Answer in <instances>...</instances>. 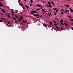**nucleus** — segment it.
Returning a JSON list of instances; mask_svg holds the SVG:
<instances>
[{
  "label": "nucleus",
  "mask_w": 73,
  "mask_h": 73,
  "mask_svg": "<svg viewBox=\"0 0 73 73\" xmlns=\"http://www.w3.org/2000/svg\"><path fill=\"white\" fill-rule=\"evenodd\" d=\"M37 16L38 17H39V15H37Z\"/></svg>",
  "instance_id": "55"
},
{
  "label": "nucleus",
  "mask_w": 73,
  "mask_h": 73,
  "mask_svg": "<svg viewBox=\"0 0 73 73\" xmlns=\"http://www.w3.org/2000/svg\"><path fill=\"white\" fill-rule=\"evenodd\" d=\"M19 5H21V6L23 5V4L22 3H19Z\"/></svg>",
  "instance_id": "20"
},
{
  "label": "nucleus",
  "mask_w": 73,
  "mask_h": 73,
  "mask_svg": "<svg viewBox=\"0 0 73 73\" xmlns=\"http://www.w3.org/2000/svg\"><path fill=\"white\" fill-rule=\"evenodd\" d=\"M70 11H71V12H73V10L72 9L70 8H69Z\"/></svg>",
  "instance_id": "16"
},
{
  "label": "nucleus",
  "mask_w": 73,
  "mask_h": 73,
  "mask_svg": "<svg viewBox=\"0 0 73 73\" xmlns=\"http://www.w3.org/2000/svg\"><path fill=\"white\" fill-rule=\"evenodd\" d=\"M37 7H40V8H43V7L42 6H41V5L40 4H37Z\"/></svg>",
  "instance_id": "5"
},
{
  "label": "nucleus",
  "mask_w": 73,
  "mask_h": 73,
  "mask_svg": "<svg viewBox=\"0 0 73 73\" xmlns=\"http://www.w3.org/2000/svg\"><path fill=\"white\" fill-rule=\"evenodd\" d=\"M1 1H3V0H0Z\"/></svg>",
  "instance_id": "62"
},
{
  "label": "nucleus",
  "mask_w": 73,
  "mask_h": 73,
  "mask_svg": "<svg viewBox=\"0 0 73 73\" xmlns=\"http://www.w3.org/2000/svg\"><path fill=\"white\" fill-rule=\"evenodd\" d=\"M54 15H56V14L57 13V12H55L54 11Z\"/></svg>",
  "instance_id": "22"
},
{
  "label": "nucleus",
  "mask_w": 73,
  "mask_h": 73,
  "mask_svg": "<svg viewBox=\"0 0 73 73\" xmlns=\"http://www.w3.org/2000/svg\"><path fill=\"white\" fill-rule=\"evenodd\" d=\"M47 7H50V8H52V6H50L49 5H46Z\"/></svg>",
  "instance_id": "7"
},
{
  "label": "nucleus",
  "mask_w": 73,
  "mask_h": 73,
  "mask_svg": "<svg viewBox=\"0 0 73 73\" xmlns=\"http://www.w3.org/2000/svg\"><path fill=\"white\" fill-rule=\"evenodd\" d=\"M27 26L25 27V26H23V27H22L21 29L22 31H24L26 28H27Z\"/></svg>",
  "instance_id": "2"
},
{
  "label": "nucleus",
  "mask_w": 73,
  "mask_h": 73,
  "mask_svg": "<svg viewBox=\"0 0 73 73\" xmlns=\"http://www.w3.org/2000/svg\"><path fill=\"white\" fill-rule=\"evenodd\" d=\"M72 25H73V23H72Z\"/></svg>",
  "instance_id": "64"
},
{
  "label": "nucleus",
  "mask_w": 73,
  "mask_h": 73,
  "mask_svg": "<svg viewBox=\"0 0 73 73\" xmlns=\"http://www.w3.org/2000/svg\"><path fill=\"white\" fill-rule=\"evenodd\" d=\"M37 12V11H33L31 12L30 13L31 14H33L34 13H36Z\"/></svg>",
  "instance_id": "3"
},
{
  "label": "nucleus",
  "mask_w": 73,
  "mask_h": 73,
  "mask_svg": "<svg viewBox=\"0 0 73 73\" xmlns=\"http://www.w3.org/2000/svg\"><path fill=\"white\" fill-rule=\"evenodd\" d=\"M54 25H55V26H56V25H57V24H54Z\"/></svg>",
  "instance_id": "48"
},
{
  "label": "nucleus",
  "mask_w": 73,
  "mask_h": 73,
  "mask_svg": "<svg viewBox=\"0 0 73 73\" xmlns=\"http://www.w3.org/2000/svg\"><path fill=\"white\" fill-rule=\"evenodd\" d=\"M6 15L7 16H8V17H9V18L10 17V15L9 14Z\"/></svg>",
  "instance_id": "19"
},
{
  "label": "nucleus",
  "mask_w": 73,
  "mask_h": 73,
  "mask_svg": "<svg viewBox=\"0 0 73 73\" xmlns=\"http://www.w3.org/2000/svg\"><path fill=\"white\" fill-rule=\"evenodd\" d=\"M71 21H73V19H71Z\"/></svg>",
  "instance_id": "42"
},
{
  "label": "nucleus",
  "mask_w": 73,
  "mask_h": 73,
  "mask_svg": "<svg viewBox=\"0 0 73 73\" xmlns=\"http://www.w3.org/2000/svg\"><path fill=\"white\" fill-rule=\"evenodd\" d=\"M54 10H57V9H56V8H55V9H54Z\"/></svg>",
  "instance_id": "51"
},
{
  "label": "nucleus",
  "mask_w": 73,
  "mask_h": 73,
  "mask_svg": "<svg viewBox=\"0 0 73 73\" xmlns=\"http://www.w3.org/2000/svg\"><path fill=\"white\" fill-rule=\"evenodd\" d=\"M21 2V1H20V0H19L18 1V3L19 4H20V3Z\"/></svg>",
  "instance_id": "25"
},
{
  "label": "nucleus",
  "mask_w": 73,
  "mask_h": 73,
  "mask_svg": "<svg viewBox=\"0 0 73 73\" xmlns=\"http://www.w3.org/2000/svg\"><path fill=\"white\" fill-rule=\"evenodd\" d=\"M13 19H14V20H16V19L15 18L13 17Z\"/></svg>",
  "instance_id": "27"
},
{
  "label": "nucleus",
  "mask_w": 73,
  "mask_h": 73,
  "mask_svg": "<svg viewBox=\"0 0 73 73\" xmlns=\"http://www.w3.org/2000/svg\"><path fill=\"white\" fill-rule=\"evenodd\" d=\"M50 23V26H49V28H50L51 27H52V23L51 22H49Z\"/></svg>",
  "instance_id": "4"
},
{
  "label": "nucleus",
  "mask_w": 73,
  "mask_h": 73,
  "mask_svg": "<svg viewBox=\"0 0 73 73\" xmlns=\"http://www.w3.org/2000/svg\"><path fill=\"white\" fill-rule=\"evenodd\" d=\"M6 14H9V13H7Z\"/></svg>",
  "instance_id": "56"
},
{
  "label": "nucleus",
  "mask_w": 73,
  "mask_h": 73,
  "mask_svg": "<svg viewBox=\"0 0 73 73\" xmlns=\"http://www.w3.org/2000/svg\"><path fill=\"white\" fill-rule=\"evenodd\" d=\"M32 4H31L30 5V7H31V6H32Z\"/></svg>",
  "instance_id": "45"
},
{
  "label": "nucleus",
  "mask_w": 73,
  "mask_h": 73,
  "mask_svg": "<svg viewBox=\"0 0 73 73\" xmlns=\"http://www.w3.org/2000/svg\"><path fill=\"white\" fill-rule=\"evenodd\" d=\"M63 22V20H62L60 22V23H62V22Z\"/></svg>",
  "instance_id": "26"
},
{
  "label": "nucleus",
  "mask_w": 73,
  "mask_h": 73,
  "mask_svg": "<svg viewBox=\"0 0 73 73\" xmlns=\"http://www.w3.org/2000/svg\"><path fill=\"white\" fill-rule=\"evenodd\" d=\"M71 29L73 31V27L71 28Z\"/></svg>",
  "instance_id": "50"
},
{
  "label": "nucleus",
  "mask_w": 73,
  "mask_h": 73,
  "mask_svg": "<svg viewBox=\"0 0 73 73\" xmlns=\"http://www.w3.org/2000/svg\"><path fill=\"white\" fill-rule=\"evenodd\" d=\"M42 11H45V9H42Z\"/></svg>",
  "instance_id": "38"
},
{
  "label": "nucleus",
  "mask_w": 73,
  "mask_h": 73,
  "mask_svg": "<svg viewBox=\"0 0 73 73\" xmlns=\"http://www.w3.org/2000/svg\"><path fill=\"white\" fill-rule=\"evenodd\" d=\"M43 26H44V27H47V25L46 24H44V25H43Z\"/></svg>",
  "instance_id": "14"
},
{
  "label": "nucleus",
  "mask_w": 73,
  "mask_h": 73,
  "mask_svg": "<svg viewBox=\"0 0 73 73\" xmlns=\"http://www.w3.org/2000/svg\"><path fill=\"white\" fill-rule=\"evenodd\" d=\"M21 7H22L23 8V6H21Z\"/></svg>",
  "instance_id": "61"
},
{
  "label": "nucleus",
  "mask_w": 73,
  "mask_h": 73,
  "mask_svg": "<svg viewBox=\"0 0 73 73\" xmlns=\"http://www.w3.org/2000/svg\"><path fill=\"white\" fill-rule=\"evenodd\" d=\"M36 18H37V19H39V17H36Z\"/></svg>",
  "instance_id": "57"
},
{
  "label": "nucleus",
  "mask_w": 73,
  "mask_h": 73,
  "mask_svg": "<svg viewBox=\"0 0 73 73\" xmlns=\"http://www.w3.org/2000/svg\"><path fill=\"white\" fill-rule=\"evenodd\" d=\"M24 1L26 2H27V0H24Z\"/></svg>",
  "instance_id": "53"
},
{
  "label": "nucleus",
  "mask_w": 73,
  "mask_h": 73,
  "mask_svg": "<svg viewBox=\"0 0 73 73\" xmlns=\"http://www.w3.org/2000/svg\"><path fill=\"white\" fill-rule=\"evenodd\" d=\"M64 24L66 25V27H68V24L66 23H64Z\"/></svg>",
  "instance_id": "12"
},
{
  "label": "nucleus",
  "mask_w": 73,
  "mask_h": 73,
  "mask_svg": "<svg viewBox=\"0 0 73 73\" xmlns=\"http://www.w3.org/2000/svg\"><path fill=\"white\" fill-rule=\"evenodd\" d=\"M37 10H40V9H37Z\"/></svg>",
  "instance_id": "54"
},
{
  "label": "nucleus",
  "mask_w": 73,
  "mask_h": 73,
  "mask_svg": "<svg viewBox=\"0 0 73 73\" xmlns=\"http://www.w3.org/2000/svg\"><path fill=\"white\" fill-rule=\"evenodd\" d=\"M1 19H2V21H5V19L4 18H1Z\"/></svg>",
  "instance_id": "6"
},
{
  "label": "nucleus",
  "mask_w": 73,
  "mask_h": 73,
  "mask_svg": "<svg viewBox=\"0 0 73 73\" xmlns=\"http://www.w3.org/2000/svg\"><path fill=\"white\" fill-rule=\"evenodd\" d=\"M40 17H42V15H40Z\"/></svg>",
  "instance_id": "59"
},
{
  "label": "nucleus",
  "mask_w": 73,
  "mask_h": 73,
  "mask_svg": "<svg viewBox=\"0 0 73 73\" xmlns=\"http://www.w3.org/2000/svg\"><path fill=\"white\" fill-rule=\"evenodd\" d=\"M49 11H53V9H49Z\"/></svg>",
  "instance_id": "28"
},
{
  "label": "nucleus",
  "mask_w": 73,
  "mask_h": 73,
  "mask_svg": "<svg viewBox=\"0 0 73 73\" xmlns=\"http://www.w3.org/2000/svg\"><path fill=\"white\" fill-rule=\"evenodd\" d=\"M8 24H10V22L9 21H8Z\"/></svg>",
  "instance_id": "43"
},
{
  "label": "nucleus",
  "mask_w": 73,
  "mask_h": 73,
  "mask_svg": "<svg viewBox=\"0 0 73 73\" xmlns=\"http://www.w3.org/2000/svg\"><path fill=\"white\" fill-rule=\"evenodd\" d=\"M27 21H22L23 23H27Z\"/></svg>",
  "instance_id": "10"
},
{
  "label": "nucleus",
  "mask_w": 73,
  "mask_h": 73,
  "mask_svg": "<svg viewBox=\"0 0 73 73\" xmlns=\"http://www.w3.org/2000/svg\"><path fill=\"white\" fill-rule=\"evenodd\" d=\"M65 6L67 7H69V6L68 5H65Z\"/></svg>",
  "instance_id": "32"
},
{
  "label": "nucleus",
  "mask_w": 73,
  "mask_h": 73,
  "mask_svg": "<svg viewBox=\"0 0 73 73\" xmlns=\"http://www.w3.org/2000/svg\"><path fill=\"white\" fill-rule=\"evenodd\" d=\"M30 1L31 3H33V0H30Z\"/></svg>",
  "instance_id": "15"
},
{
  "label": "nucleus",
  "mask_w": 73,
  "mask_h": 73,
  "mask_svg": "<svg viewBox=\"0 0 73 73\" xmlns=\"http://www.w3.org/2000/svg\"><path fill=\"white\" fill-rule=\"evenodd\" d=\"M56 29H58V30L55 29L56 32H57V31H62V30H64V27H61L60 28L58 27L57 26H56Z\"/></svg>",
  "instance_id": "1"
},
{
  "label": "nucleus",
  "mask_w": 73,
  "mask_h": 73,
  "mask_svg": "<svg viewBox=\"0 0 73 73\" xmlns=\"http://www.w3.org/2000/svg\"><path fill=\"white\" fill-rule=\"evenodd\" d=\"M46 11H43V12H46Z\"/></svg>",
  "instance_id": "52"
},
{
  "label": "nucleus",
  "mask_w": 73,
  "mask_h": 73,
  "mask_svg": "<svg viewBox=\"0 0 73 73\" xmlns=\"http://www.w3.org/2000/svg\"><path fill=\"white\" fill-rule=\"evenodd\" d=\"M14 14H12V13H11V15L12 16V15H14Z\"/></svg>",
  "instance_id": "46"
},
{
  "label": "nucleus",
  "mask_w": 73,
  "mask_h": 73,
  "mask_svg": "<svg viewBox=\"0 0 73 73\" xmlns=\"http://www.w3.org/2000/svg\"><path fill=\"white\" fill-rule=\"evenodd\" d=\"M68 14H69V13H68Z\"/></svg>",
  "instance_id": "63"
},
{
  "label": "nucleus",
  "mask_w": 73,
  "mask_h": 73,
  "mask_svg": "<svg viewBox=\"0 0 73 73\" xmlns=\"http://www.w3.org/2000/svg\"><path fill=\"white\" fill-rule=\"evenodd\" d=\"M51 15V13H50V14H48V16H50Z\"/></svg>",
  "instance_id": "37"
},
{
  "label": "nucleus",
  "mask_w": 73,
  "mask_h": 73,
  "mask_svg": "<svg viewBox=\"0 0 73 73\" xmlns=\"http://www.w3.org/2000/svg\"><path fill=\"white\" fill-rule=\"evenodd\" d=\"M61 24H62V25H63V23H61Z\"/></svg>",
  "instance_id": "58"
},
{
  "label": "nucleus",
  "mask_w": 73,
  "mask_h": 73,
  "mask_svg": "<svg viewBox=\"0 0 73 73\" xmlns=\"http://www.w3.org/2000/svg\"><path fill=\"white\" fill-rule=\"evenodd\" d=\"M63 13H64V12H62L60 13V14H61V15H62Z\"/></svg>",
  "instance_id": "33"
},
{
  "label": "nucleus",
  "mask_w": 73,
  "mask_h": 73,
  "mask_svg": "<svg viewBox=\"0 0 73 73\" xmlns=\"http://www.w3.org/2000/svg\"><path fill=\"white\" fill-rule=\"evenodd\" d=\"M68 17H69V18H72V17H71V16H70V15H68Z\"/></svg>",
  "instance_id": "24"
},
{
  "label": "nucleus",
  "mask_w": 73,
  "mask_h": 73,
  "mask_svg": "<svg viewBox=\"0 0 73 73\" xmlns=\"http://www.w3.org/2000/svg\"><path fill=\"white\" fill-rule=\"evenodd\" d=\"M33 15H34V16H37V15L36 14H34Z\"/></svg>",
  "instance_id": "35"
},
{
  "label": "nucleus",
  "mask_w": 73,
  "mask_h": 73,
  "mask_svg": "<svg viewBox=\"0 0 73 73\" xmlns=\"http://www.w3.org/2000/svg\"><path fill=\"white\" fill-rule=\"evenodd\" d=\"M12 12H13V13H15V12H14V10L12 9Z\"/></svg>",
  "instance_id": "21"
},
{
  "label": "nucleus",
  "mask_w": 73,
  "mask_h": 73,
  "mask_svg": "<svg viewBox=\"0 0 73 73\" xmlns=\"http://www.w3.org/2000/svg\"><path fill=\"white\" fill-rule=\"evenodd\" d=\"M15 13H17V12H18V10H15Z\"/></svg>",
  "instance_id": "18"
},
{
  "label": "nucleus",
  "mask_w": 73,
  "mask_h": 73,
  "mask_svg": "<svg viewBox=\"0 0 73 73\" xmlns=\"http://www.w3.org/2000/svg\"><path fill=\"white\" fill-rule=\"evenodd\" d=\"M61 11H62V12H64V10L62 9H61Z\"/></svg>",
  "instance_id": "31"
},
{
  "label": "nucleus",
  "mask_w": 73,
  "mask_h": 73,
  "mask_svg": "<svg viewBox=\"0 0 73 73\" xmlns=\"http://www.w3.org/2000/svg\"><path fill=\"white\" fill-rule=\"evenodd\" d=\"M1 10L4 13H5V11H4V9H1Z\"/></svg>",
  "instance_id": "9"
},
{
  "label": "nucleus",
  "mask_w": 73,
  "mask_h": 73,
  "mask_svg": "<svg viewBox=\"0 0 73 73\" xmlns=\"http://www.w3.org/2000/svg\"><path fill=\"white\" fill-rule=\"evenodd\" d=\"M58 11V10H56L55 11V12H57Z\"/></svg>",
  "instance_id": "47"
},
{
  "label": "nucleus",
  "mask_w": 73,
  "mask_h": 73,
  "mask_svg": "<svg viewBox=\"0 0 73 73\" xmlns=\"http://www.w3.org/2000/svg\"><path fill=\"white\" fill-rule=\"evenodd\" d=\"M51 3L52 4V5H54V3L51 2Z\"/></svg>",
  "instance_id": "39"
},
{
  "label": "nucleus",
  "mask_w": 73,
  "mask_h": 73,
  "mask_svg": "<svg viewBox=\"0 0 73 73\" xmlns=\"http://www.w3.org/2000/svg\"><path fill=\"white\" fill-rule=\"evenodd\" d=\"M25 7H26L27 9H28L29 8V7H28V5L25 6Z\"/></svg>",
  "instance_id": "17"
},
{
  "label": "nucleus",
  "mask_w": 73,
  "mask_h": 73,
  "mask_svg": "<svg viewBox=\"0 0 73 73\" xmlns=\"http://www.w3.org/2000/svg\"><path fill=\"white\" fill-rule=\"evenodd\" d=\"M53 23H54L55 24H56V21H53Z\"/></svg>",
  "instance_id": "29"
},
{
  "label": "nucleus",
  "mask_w": 73,
  "mask_h": 73,
  "mask_svg": "<svg viewBox=\"0 0 73 73\" xmlns=\"http://www.w3.org/2000/svg\"><path fill=\"white\" fill-rule=\"evenodd\" d=\"M1 16H3V14H2V13H1Z\"/></svg>",
  "instance_id": "49"
},
{
  "label": "nucleus",
  "mask_w": 73,
  "mask_h": 73,
  "mask_svg": "<svg viewBox=\"0 0 73 73\" xmlns=\"http://www.w3.org/2000/svg\"><path fill=\"white\" fill-rule=\"evenodd\" d=\"M7 27H10L11 26V25L9 26V25H7Z\"/></svg>",
  "instance_id": "41"
},
{
  "label": "nucleus",
  "mask_w": 73,
  "mask_h": 73,
  "mask_svg": "<svg viewBox=\"0 0 73 73\" xmlns=\"http://www.w3.org/2000/svg\"><path fill=\"white\" fill-rule=\"evenodd\" d=\"M48 5L51 6V4H50V2H48Z\"/></svg>",
  "instance_id": "13"
},
{
  "label": "nucleus",
  "mask_w": 73,
  "mask_h": 73,
  "mask_svg": "<svg viewBox=\"0 0 73 73\" xmlns=\"http://www.w3.org/2000/svg\"><path fill=\"white\" fill-rule=\"evenodd\" d=\"M69 12V11L68 10H66L65 12V13H67V12Z\"/></svg>",
  "instance_id": "11"
},
{
  "label": "nucleus",
  "mask_w": 73,
  "mask_h": 73,
  "mask_svg": "<svg viewBox=\"0 0 73 73\" xmlns=\"http://www.w3.org/2000/svg\"><path fill=\"white\" fill-rule=\"evenodd\" d=\"M20 19H23V17H20Z\"/></svg>",
  "instance_id": "40"
},
{
  "label": "nucleus",
  "mask_w": 73,
  "mask_h": 73,
  "mask_svg": "<svg viewBox=\"0 0 73 73\" xmlns=\"http://www.w3.org/2000/svg\"><path fill=\"white\" fill-rule=\"evenodd\" d=\"M15 22H15V23L16 24H19V22H16L15 21Z\"/></svg>",
  "instance_id": "23"
},
{
  "label": "nucleus",
  "mask_w": 73,
  "mask_h": 73,
  "mask_svg": "<svg viewBox=\"0 0 73 73\" xmlns=\"http://www.w3.org/2000/svg\"><path fill=\"white\" fill-rule=\"evenodd\" d=\"M20 25L21 26H22V25H23V24L22 23H21Z\"/></svg>",
  "instance_id": "30"
},
{
  "label": "nucleus",
  "mask_w": 73,
  "mask_h": 73,
  "mask_svg": "<svg viewBox=\"0 0 73 73\" xmlns=\"http://www.w3.org/2000/svg\"><path fill=\"white\" fill-rule=\"evenodd\" d=\"M5 15H6V16H7V15L6 14H5Z\"/></svg>",
  "instance_id": "60"
},
{
  "label": "nucleus",
  "mask_w": 73,
  "mask_h": 73,
  "mask_svg": "<svg viewBox=\"0 0 73 73\" xmlns=\"http://www.w3.org/2000/svg\"><path fill=\"white\" fill-rule=\"evenodd\" d=\"M3 21L1 20H0V22H2Z\"/></svg>",
  "instance_id": "44"
},
{
  "label": "nucleus",
  "mask_w": 73,
  "mask_h": 73,
  "mask_svg": "<svg viewBox=\"0 0 73 73\" xmlns=\"http://www.w3.org/2000/svg\"><path fill=\"white\" fill-rule=\"evenodd\" d=\"M19 21H21V19H18Z\"/></svg>",
  "instance_id": "34"
},
{
  "label": "nucleus",
  "mask_w": 73,
  "mask_h": 73,
  "mask_svg": "<svg viewBox=\"0 0 73 73\" xmlns=\"http://www.w3.org/2000/svg\"><path fill=\"white\" fill-rule=\"evenodd\" d=\"M15 17H16V18H17V17H18L16 15H15Z\"/></svg>",
  "instance_id": "36"
},
{
  "label": "nucleus",
  "mask_w": 73,
  "mask_h": 73,
  "mask_svg": "<svg viewBox=\"0 0 73 73\" xmlns=\"http://www.w3.org/2000/svg\"><path fill=\"white\" fill-rule=\"evenodd\" d=\"M0 7H3V4L1 2L0 3Z\"/></svg>",
  "instance_id": "8"
}]
</instances>
